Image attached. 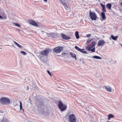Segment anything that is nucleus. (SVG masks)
<instances>
[{
    "label": "nucleus",
    "mask_w": 122,
    "mask_h": 122,
    "mask_svg": "<svg viewBox=\"0 0 122 122\" xmlns=\"http://www.w3.org/2000/svg\"><path fill=\"white\" fill-rule=\"evenodd\" d=\"M49 51L48 49H47L43 51H41L40 53V55L41 60L44 63V59L46 58V56H47L49 52Z\"/></svg>",
    "instance_id": "1"
},
{
    "label": "nucleus",
    "mask_w": 122,
    "mask_h": 122,
    "mask_svg": "<svg viewBox=\"0 0 122 122\" xmlns=\"http://www.w3.org/2000/svg\"><path fill=\"white\" fill-rule=\"evenodd\" d=\"M10 102V100L7 98L3 97L0 99V103L2 104L8 105Z\"/></svg>",
    "instance_id": "2"
},
{
    "label": "nucleus",
    "mask_w": 122,
    "mask_h": 122,
    "mask_svg": "<svg viewBox=\"0 0 122 122\" xmlns=\"http://www.w3.org/2000/svg\"><path fill=\"white\" fill-rule=\"evenodd\" d=\"M69 122H76V118L74 114H71L68 116Z\"/></svg>",
    "instance_id": "3"
},
{
    "label": "nucleus",
    "mask_w": 122,
    "mask_h": 122,
    "mask_svg": "<svg viewBox=\"0 0 122 122\" xmlns=\"http://www.w3.org/2000/svg\"><path fill=\"white\" fill-rule=\"evenodd\" d=\"M58 106L59 108L62 111L66 110L67 108L66 105L63 104L60 101L58 102Z\"/></svg>",
    "instance_id": "4"
},
{
    "label": "nucleus",
    "mask_w": 122,
    "mask_h": 122,
    "mask_svg": "<svg viewBox=\"0 0 122 122\" xmlns=\"http://www.w3.org/2000/svg\"><path fill=\"white\" fill-rule=\"evenodd\" d=\"M90 17L92 20H96L97 18V15L94 12H92L91 10L89 11Z\"/></svg>",
    "instance_id": "5"
},
{
    "label": "nucleus",
    "mask_w": 122,
    "mask_h": 122,
    "mask_svg": "<svg viewBox=\"0 0 122 122\" xmlns=\"http://www.w3.org/2000/svg\"><path fill=\"white\" fill-rule=\"evenodd\" d=\"M47 36L49 37L53 38H57L59 36L58 34L56 33H46Z\"/></svg>",
    "instance_id": "6"
},
{
    "label": "nucleus",
    "mask_w": 122,
    "mask_h": 122,
    "mask_svg": "<svg viewBox=\"0 0 122 122\" xmlns=\"http://www.w3.org/2000/svg\"><path fill=\"white\" fill-rule=\"evenodd\" d=\"M59 0L61 4L63 5L66 9L67 10H69V7L67 5V4L64 2L67 1V0Z\"/></svg>",
    "instance_id": "7"
},
{
    "label": "nucleus",
    "mask_w": 122,
    "mask_h": 122,
    "mask_svg": "<svg viewBox=\"0 0 122 122\" xmlns=\"http://www.w3.org/2000/svg\"><path fill=\"white\" fill-rule=\"evenodd\" d=\"M63 50L62 47L58 46L54 48L53 49V51L56 53H60Z\"/></svg>",
    "instance_id": "8"
},
{
    "label": "nucleus",
    "mask_w": 122,
    "mask_h": 122,
    "mask_svg": "<svg viewBox=\"0 0 122 122\" xmlns=\"http://www.w3.org/2000/svg\"><path fill=\"white\" fill-rule=\"evenodd\" d=\"M75 48L78 51L84 53L88 54L87 53V52L86 51H84L85 50L84 49H81L79 47L76 46L75 47Z\"/></svg>",
    "instance_id": "9"
},
{
    "label": "nucleus",
    "mask_w": 122,
    "mask_h": 122,
    "mask_svg": "<svg viewBox=\"0 0 122 122\" xmlns=\"http://www.w3.org/2000/svg\"><path fill=\"white\" fill-rule=\"evenodd\" d=\"M93 48L91 45L88 46L86 48L87 49L88 51H91L93 52H94L95 51V48H93Z\"/></svg>",
    "instance_id": "10"
},
{
    "label": "nucleus",
    "mask_w": 122,
    "mask_h": 122,
    "mask_svg": "<svg viewBox=\"0 0 122 122\" xmlns=\"http://www.w3.org/2000/svg\"><path fill=\"white\" fill-rule=\"evenodd\" d=\"M105 43V42L104 41V40H100L98 41L97 45L99 46H102L104 45Z\"/></svg>",
    "instance_id": "11"
},
{
    "label": "nucleus",
    "mask_w": 122,
    "mask_h": 122,
    "mask_svg": "<svg viewBox=\"0 0 122 122\" xmlns=\"http://www.w3.org/2000/svg\"><path fill=\"white\" fill-rule=\"evenodd\" d=\"M61 34L62 38L65 40H69L71 38L69 36H66L63 33H61Z\"/></svg>",
    "instance_id": "12"
},
{
    "label": "nucleus",
    "mask_w": 122,
    "mask_h": 122,
    "mask_svg": "<svg viewBox=\"0 0 122 122\" xmlns=\"http://www.w3.org/2000/svg\"><path fill=\"white\" fill-rule=\"evenodd\" d=\"M29 23L31 25L36 26H38V24L32 20H30L29 21Z\"/></svg>",
    "instance_id": "13"
},
{
    "label": "nucleus",
    "mask_w": 122,
    "mask_h": 122,
    "mask_svg": "<svg viewBox=\"0 0 122 122\" xmlns=\"http://www.w3.org/2000/svg\"><path fill=\"white\" fill-rule=\"evenodd\" d=\"M70 54L72 57L75 58L76 60H77L76 55L75 54L71 52L70 53Z\"/></svg>",
    "instance_id": "14"
},
{
    "label": "nucleus",
    "mask_w": 122,
    "mask_h": 122,
    "mask_svg": "<svg viewBox=\"0 0 122 122\" xmlns=\"http://www.w3.org/2000/svg\"><path fill=\"white\" fill-rule=\"evenodd\" d=\"M105 87L107 90L110 92H111V88L109 86H105Z\"/></svg>",
    "instance_id": "15"
},
{
    "label": "nucleus",
    "mask_w": 122,
    "mask_h": 122,
    "mask_svg": "<svg viewBox=\"0 0 122 122\" xmlns=\"http://www.w3.org/2000/svg\"><path fill=\"white\" fill-rule=\"evenodd\" d=\"M101 15L102 17L103 20H104L106 19V17L105 16V14L104 13L102 12Z\"/></svg>",
    "instance_id": "16"
},
{
    "label": "nucleus",
    "mask_w": 122,
    "mask_h": 122,
    "mask_svg": "<svg viewBox=\"0 0 122 122\" xmlns=\"http://www.w3.org/2000/svg\"><path fill=\"white\" fill-rule=\"evenodd\" d=\"M112 7L111 4L110 3H108L106 5V7L109 10L111 9Z\"/></svg>",
    "instance_id": "17"
},
{
    "label": "nucleus",
    "mask_w": 122,
    "mask_h": 122,
    "mask_svg": "<svg viewBox=\"0 0 122 122\" xmlns=\"http://www.w3.org/2000/svg\"><path fill=\"white\" fill-rule=\"evenodd\" d=\"M111 38L114 40H116L118 38V36H114L113 35H112L111 36Z\"/></svg>",
    "instance_id": "18"
},
{
    "label": "nucleus",
    "mask_w": 122,
    "mask_h": 122,
    "mask_svg": "<svg viewBox=\"0 0 122 122\" xmlns=\"http://www.w3.org/2000/svg\"><path fill=\"white\" fill-rule=\"evenodd\" d=\"M75 36L77 39H79V35L78 32L76 31L75 33Z\"/></svg>",
    "instance_id": "19"
},
{
    "label": "nucleus",
    "mask_w": 122,
    "mask_h": 122,
    "mask_svg": "<svg viewBox=\"0 0 122 122\" xmlns=\"http://www.w3.org/2000/svg\"><path fill=\"white\" fill-rule=\"evenodd\" d=\"M114 117V116L113 115L110 114L108 115V120H109L111 118H113Z\"/></svg>",
    "instance_id": "20"
},
{
    "label": "nucleus",
    "mask_w": 122,
    "mask_h": 122,
    "mask_svg": "<svg viewBox=\"0 0 122 122\" xmlns=\"http://www.w3.org/2000/svg\"><path fill=\"white\" fill-rule=\"evenodd\" d=\"M13 42L14 43H15V44L18 47L21 48H22V46H21L18 43H17L15 41H13Z\"/></svg>",
    "instance_id": "21"
},
{
    "label": "nucleus",
    "mask_w": 122,
    "mask_h": 122,
    "mask_svg": "<svg viewBox=\"0 0 122 122\" xmlns=\"http://www.w3.org/2000/svg\"><path fill=\"white\" fill-rule=\"evenodd\" d=\"M93 57L94 58L97 59H102V58L98 56H93Z\"/></svg>",
    "instance_id": "22"
},
{
    "label": "nucleus",
    "mask_w": 122,
    "mask_h": 122,
    "mask_svg": "<svg viewBox=\"0 0 122 122\" xmlns=\"http://www.w3.org/2000/svg\"><path fill=\"white\" fill-rule=\"evenodd\" d=\"M20 110H22L24 112V109L22 107V104L21 102H20Z\"/></svg>",
    "instance_id": "23"
},
{
    "label": "nucleus",
    "mask_w": 122,
    "mask_h": 122,
    "mask_svg": "<svg viewBox=\"0 0 122 122\" xmlns=\"http://www.w3.org/2000/svg\"><path fill=\"white\" fill-rule=\"evenodd\" d=\"M96 44V42L95 41L92 42V45H91L93 47L95 46Z\"/></svg>",
    "instance_id": "24"
},
{
    "label": "nucleus",
    "mask_w": 122,
    "mask_h": 122,
    "mask_svg": "<svg viewBox=\"0 0 122 122\" xmlns=\"http://www.w3.org/2000/svg\"><path fill=\"white\" fill-rule=\"evenodd\" d=\"M20 52L24 55H25L27 54L24 51H20Z\"/></svg>",
    "instance_id": "25"
},
{
    "label": "nucleus",
    "mask_w": 122,
    "mask_h": 122,
    "mask_svg": "<svg viewBox=\"0 0 122 122\" xmlns=\"http://www.w3.org/2000/svg\"><path fill=\"white\" fill-rule=\"evenodd\" d=\"M102 11L103 12H106V10L105 9V7L102 8Z\"/></svg>",
    "instance_id": "26"
},
{
    "label": "nucleus",
    "mask_w": 122,
    "mask_h": 122,
    "mask_svg": "<svg viewBox=\"0 0 122 122\" xmlns=\"http://www.w3.org/2000/svg\"><path fill=\"white\" fill-rule=\"evenodd\" d=\"M2 17V19L3 18L4 19H6V16L5 15H4L3 17Z\"/></svg>",
    "instance_id": "27"
},
{
    "label": "nucleus",
    "mask_w": 122,
    "mask_h": 122,
    "mask_svg": "<svg viewBox=\"0 0 122 122\" xmlns=\"http://www.w3.org/2000/svg\"><path fill=\"white\" fill-rule=\"evenodd\" d=\"M100 5L101 6L102 8L105 7V5H103L102 3H101Z\"/></svg>",
    "instance_id": "28"
},
{
    "label": "nucleus",
    "mask_w": 122,
    "mask_h": 122,
    "mask_svg": "<svg viewBox=\"0 0 122 122\" xmlns=\"http://www.w3.org/2000/svg\"><path fill=\"white\" fill-rule=\"evenodd\" d=\"M47 73H48L51 76V73L50 72V71L48 70H47Z\"/></svg>",
    "instance_id": "29"
},
{
    "label": "nucleus",
    "mask_w": 122,
    "mask_h": 122,
    "mask_svg": "<svg viewBox=\"0 0 122 122\" xmlns=\"http://www.w3.org/2000/svg\"><path fill=\"white\" fill-rule=\"evenodd\" d=\"M14 24L16 26H18L20 27V25L17 23H15Z\"/></svg>",
    "instance_id": "30"
},
{
    "label": "nucleus",
    "mask_w": 122,
    "mask_h": 122,
    "mask_svg": "<svg viewBox=\"0 0 122 122\" xmlns=\"http://www.w3.org/2000/svg\"><path fill=\"white\" fill-rule=\"evenodd\" d=\"M91 36V35L90 34H87L86 35V36L87 37H89Z\"/></svg>",
    "instance_id": "31"
},
{
    "label": "nucleus",
    "mask_w": 122,
    "mask_h": 122,
    "mask_svg": "<svg viewBox=\"0 0 122 122\" xmlns=\"http://www.w3.org/2000/svg\"><path fill=\"white\" fill-rule=\"evenodd\" d=\"M92 40V39H91L90 40H87V42H88V43H89Z\"/></svg>",
    "instance_id": "32"
},
{
    "label": "nucleus",
    "mask_w": 122,
    "mask_h": 122,
    "mask_svg": "<svg viewBox=\"0 0 122 122\" xmlns=\"http://www.w3.org/2000/svg\"><path fill=\"white\" fill-rule=\"evenodd\" d=\"M46 112H44V111H42V113L44 114H45Z\"/></svg>",
    "instance_id": "33"
},
{
    "label": "nucleus",
    "mask_w": 122,
    "mask_h": 122,
    "mask_svg": "<svg viewBox=\"0 0 122 122\" xmlns=\"http://www.w3.org/2000/svg\"><path fill=\"white\" fill-rule=\"evenodd\" d=\"M29 87L28 86H27L26 87V90L27 91H28L29 90Z\"/></svg>",
    "instance_id": "34"
},
{
    "label": "nucleus",
    "mask_w": 122,
    "mask_h": 122,
    "mask_svg": "<svg viewBox=\"0 0 122 122\" xmlns=\"http://www.w3.org/2000/svg\"><path fill=\"white\" fill-rule=\"evenodd\" d=\"M0 19H2V16H0Z\"/></svg>",
    "instance_id": "35"
},
{
    "label": "nucleus",
    "mask_w": 122,
    "mask_h": 122,
    "mask_svg": "<svg viewBox=\"0 0 122 122\" xmlns=\"http://www.w3.org/2000/svg\"><path fill=\"white\" fill-rule=\"evenodd\" d=\"M44 0V1L45 2H47V0Z\"/></svg>",
    "instance_id": "36"
},
{
    "label": "nucleus",
    "mask_w": 122,
    "mask_h": 122,
    "mask_svg": "<svg viewBox=\"0 0 122 122\" xmlns=\"http://www.w3.org/2000/svg\"><path fill=\"white\" fill-rule=\"evenodd\" d=\"M83 60H82V59H80V61H82Z\"/></svg>",
    "instance_id": "37"
},
{
    "label": "nucleus",
    "mask_w": 122,
    "mask_h": 122,
    "mask_svg": "<svg viewBox=\"0 0 122 122\" xmlns=\"http://www.w3.org/2000/svg\"><path fill=\"white\" fill-rule=\"evenodd\" d=\"M120 5H121L122 6V2L121 3H120Z\"/></svg>",
    "instance_id": "38"
},
{
    "label": "nucleus",
    "mask_w": 122,
    "mask_h": 122,
    "mask_svg": "<svg viewBox=\"0 0 122 122\" xmlns=\"http://www.w3.org/2000/svg\"><path fill=\"white\" fill-rule=\"evenodd\" d=\"M12 46L14 47V46L13 45H12Z\"/></svg>",
    "instance_id": "39"
},
{
    "label": "nucleus",
    "mask_w": 122,
    "mask_h": 122,
    "mask_svg": "<svg viewBox=\"0 0 122 122\" xmlns=\"http://www.w3.org/2000/svg\"><path fill=\"white\" fill-rule=\"evenodd\" d=\"M82 63H84V61H83V60L82 61Z\"/></svg>",
    "instance_id": "40"
},
{
    "label": "nucleus",
    "mask_w": 122,
    "mask_h": 122,
    "mask_svg": "<svg viewBox=\"0 0 122 122\" xmlns=\"http://www.w3.org/2000/svg\"><path fill=\"white\" fill-rule=\"evenodd\" d=\"M121 46L122 47V45H121Z\"/></svg>",
    "instance_id": "41"
}]
</instances>
